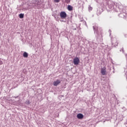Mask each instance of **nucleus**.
Instances as JSON below:
<instances>
[{"mask_svg":"<svg viewBox=\"0 0 127 127\" xmlns=\"http://www.w3.org/2000/svg\"><path fill=\"white\" fill-rule=\"evenodd\" d=\"M79 63H80V59L78 57H75L73 59V64L74 65H79Z\"/></svg>","mask_w":127,"mask_h":127,"instance_id":"f257e3e1","label":"nucleus"},{"mask_svg":"<svg viewBox=\"0 0 127 127\" xmlns=\"http://www.w3.org/2000/svg\"><path fill=\"white\" fill-rule=\"evenodd\" d=\"M60 17L63 19L66 18L67 17V14L64 11H62L60 13Z\"/></svg>","mask_w":127,"mask_h":127,"instance_id":"f03ea898","label":"nucleus"},{"mask_svg":"<svg viewBox=\"0 0 127 127\" xmlns=\"http://www.w3.org/2000/svg\"><path fill=\"white\" fill-rule=\"evenodd\" d=\"M106 67H104L103 68H102L101 69V74L102 75H103V76H105V75H106Z\"/></svg>","mask_w":127,"mask_h":127,"instance_id":"7ed1b4c3","label":"nucleus"},{"mask_svg":"<svg viewBox=\"0 0 127 127\" xmlns=\"http://www.w3.org/2000/svg\"><path fill=\"white\" fill-rule=\"evenodd\" d=\"M60 83H61V81H60L59 79H57L56 81L53 82V85L54 86H58V85H59Z\"/></svg>","mask_w":127,"mask_h":127,"instance_id":"20e7f679","label":"nucleus"},{"mask_svg":"<svg viewBox=\"0 0 127 127\" xmlns=\"http://www.w3.org/2000/svg\"><path fill=\"white\" fill-rule=\"evenodd\" d=\"M77 118L79 120H82V119L84 118V115H83L82 114H78L77 115Z\"/></svg>","mask_w":127,"mask_h":127,"instance_id":"39448f33","label":"nucleus"},{"mask_svg":"<svg viewBox=\"0 0 127 127\" xmlns=\"http://www.w3.org/2000/svg\"><path fill=\"white\" fill-rule=\"evenodd\" d=\"M67 9L69 11H71L73 10V7L72 6L70 5H68L67 6Z\"/></svg>","mask_w":127,"mask_h":127,"instance_id":"423d86ee","label":"nucleus"},{"mask_svg":"<svg viewBox=\"0 0 127 127\" xmlns=\"http://www.w3.org/2000/svg\"><path fill=\"white\" fill-rule=\"evenodd\" d=\"M23 56L24 58H27V57H28V54L26 53V52H24L23 54Z\"/></svg>","mask_w":127,"mask_h":127,"instance_id":"0eeeda50","label":"nucleus"},{"mask_svg":"<svg viewBox=\"0 0 127 127\" xmlns=\"http://www.w3.org/2000/svg\"><path fill=\"white\" fill-rule=\"evenodd\" d=\"M23 16H24V14L21 13L19 15V17L20 18H23Z\"/></svg>","mask_w":127,"mask_h":127,"instance_id":"6e6552de","label":"nucleus"},{"mask_svg":"<svg viewBox=\"0 0 127 127\" xmlns=\"http://www.w3.org/2000/svg\"><path fill=\"white\" fill-rule=\"evenodd\" d=\"M93 29L94 31H96L98 30V27H97V26H93Z\"/></svg>","mask_w":127,"mask_h":127,"instance_id":"1a4fd4ad","label":"nucleus"},{"mask_svg":"<svg viewBox=\"0 0 127 127\" xmlns=\"http://www.w3.org/2000/svg\"><path fill=\"white\" fill-rule=\"evenodd\" d=\"M55 2H59L60 1V0H54Z\"/></svg>","mask_w":127,"mask_h":127,"instance_id":"9d476101","label":"nucleus"},{"mask_svg":"<svg viewBox=\"0 0 127 127\" xmlns=\"http://www.w3.org/2000/svg\"><path fill=\"white\" fill-rule=\"evenodd\" d=\"M30 104V102L29 101H28L27 103H26L27 105H29Z\"/></svg>","mask_w":127,"mask_h":127,"instance_id":"9b49d317","label":"nucleus"},{"mask_svg":"<svg viewBox=\"0 0 127 127\" xmlns=\"http://www.w3.org/2000/svg\"><path fill=\"white\" fill-rule=\"evenodd\" d=\"M0 65H2V61H0Z\"/></svg>","mask_w":127,"mask_h":127,"instance_id":"f8f14e48","label":"nucleus"},{"mask_svg":"<svg viewBox=\"0 0 127 127\" xmlns=\"http://www.w3.org/2000/svg\"><path fill=\"white\" fill-rule=\"evenodd\" d=\"M116 46H118V42L116 43Z\"/></svg>","mask_w":127,"mask_h":127,"instance_id":"ddd939ff","label":"nucleus"}]
</instances>
